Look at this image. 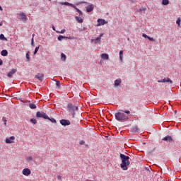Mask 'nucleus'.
Instances as JSON below:
<instances>
[{"instance_id": "603ef678", "label": "nucleus", "mask_w": 181, "mask_h": 181, "mask_svg": "<svg viewBox=\"0 0 181 181\" xmlns=\"http://www.w3.org/2000/svg\"><path fill=\"white\" fill-rule=\"evenodd\" d=\"M48 1H52V0H48Z\"/></svg>"}, {"instance_id": "6ab92c4d", "label": "nucleus", "mask_w": 181, "mask_h": 181, "mask_svg": "<svg viewBox=\"0 0 181 181\" xmlns=\"http://www.w3.org/2000/svg\"><path fill=\"white\" fill-rule=\"evenodd\" d=\"M75 19L77 21L78 23H83V18H80V16H76Z\"/></svg>"}, {"instance_id": "72a5a7b5", "label": "nucleus", "mask_w": 181, "mask_h": 181, "mask_svg": "<svg viewBox=\"0 0 181 181\" xmlns=\"http://www.w3.org/2000/svg\"><path fill=\"white\" fill-rule=\"evenodd\" d=\"M64 32H66V30L63 29L61 31H57V33H62V34H63V33H64Z\"/></svg>"}, {"instance_id": "4468645a", "label": "nucleus", "mask_w": 181, "mask_h": 181, "mask_svg": "<svg viewBox=\"0 0 181 181\" xmlns=\"http://www.w3.org/2000/svg\"><path fill=\"white\" fill-rule=\"evenodd\" d=\"M101 59L103 60H108V59H110V55H108V54H102Z\"/></svg>"}, {"instance_id": "bb28decb", "label": "nucleus", "mask_w": 181, "mask_h": 181, "mask_svg": "<svg viewBox=\"0 0 181 181\" xmlns=\"http://www.w3.org/2000/svg\"><path fill=\"white\" fill-rule=\"evenodd\" d=\"M67 38L68 37L66 36L59 35L57 39H58V40L61 41L62 39H67Z\"/></svg>"}, {"instance_id": "7c9ffc66", "label": "nucleus", "mask_w": 181, "mask_h": 181, "mask_svg": "<svg viewBox=\"0 0 181 181\" xmlns=\"http://www.w3.org/2000/svg\"><path fill=\"white\" fill-rule=\"evenodd\" d=\"M27 160L28 162H32V160H33V158L32 156H28L27 158Z\"/></svg>"}, {"instance_id": "9b49d317", "label": "nucleus", "mask_w": 181, "mask_h": 181, "mask_svg": "<svg viewBox=\"0 0 181 181\" xmlns=\"http://www.w3.org/2000/svg\"><path fill=\"white\" fill-rule=\"evenodd\" d=\"M98 26H100V25H105V23H107L105 20L101 19V18L98 19Z\"/></svg>"}, {"instance_id": "a18cd8bd", "label": "nucleus", "mask_w": 181, "mask_h": 181, "mask_svg": "<svg viewBox=\"0 0 181 181\" xmlns=\"http://www.w3.org/2000/svg\"><path fill=\"white\" fill-rule=\"evenodd\" d=\"M52 29H53V30H56L54 25L52 26Z\"/></svg>"}, {"instance_id": "c85d7f7f", "label": "nucleus", "mask_w": 181, "mask_h": 181, "mask_svg": "<svg viewBox=\"0 0 181 181\" xmlns=\"http://www.w3.org/2000/svg\"><path fill=\"white\" fill-rule=\"evenodd\" d=\"M56 86L57 87H58L59 88H60V86H62V83H60L59 81H56Z\"/></svg>"}, {"instance_id": "e433bc0d", "label": "nucleus", "mask_w": 181, "mask_h": 181, "mask_svg": "<svg viewBox=\"0 0 181 181\" xmlns=\"http://www.w3.org/2000/svg\"><path fill=\"white\" fill-rule=\"evenodd\" d=\"M31 46H35V42L33 38L31 39Z\"/></svg>"}, {"instance_id": "1a4fd4ad", "label": "nucleus", "mask_w": 181, "mask_h": 181, "mask_svg": "<svg viewBox=\"0 0 181 181\" xmlns=\"http://www.w3.org/2000/svg\"><path fill=\"white\" fill-rule=\"evenodd\" d=\"M60 124L61 125H64V127H66L67 125H70L71 123L69 120L62 119L60 120Z\"/></svg>"}, {"instance_id": "4be33fe9", "label": "nucleus", "mask_w": 181, "mask_h": 181, "mask_svg": "<svg viewBox=\"0 0 181 181\" xmlns=\"http://www.w3.org/2000/svg\"><path fill=\"white\" fill-rule=\"evenodd\" d=\"M1 56H8V51L6 49H4L1 52Z\"/></svg>"}, {"instance_id": "6e6552de", "label": "nucleus", "mask_w": 181, "mask_h": 181, "mask_svg": "<svg viewBox=\"0 0 181 181\" xmlns=\"http://www.w3.org/2000/svg\"><path fill=\"white\" fill-rule=\"evenodd\" d=\"M23 175L24 176H29L30 173H32V171H30V169L29 168H24L22 171Z\"/></svg>"}, {"instance_id": "a19ab883", "label": "nucleus", "mask_w": 181, "mask_h": 181, "mask_svg": "<svg viewBox=\"0 0 181 181\" xmlns=\"http://www.w3.org/2000/svg\"><path fill=\"white\" fill-rule=\"evenodd\" d=\"M57 179H58V180H60V179H62V176L61 175H58L57 176Z\"/></svg>"}, {"instance_id": "20e7f679", "label": "nucleus", "mask_w": 181, "mask_h": 181, "mask_svg": "<svg viewBox=\"0 0 181 181\" xmlns=\"http://www.w3.org/2000/svg\"><path fill=\"white\" fill-rule=\"evenodd\" d=\"M59 5H66V6H71V8H74L76 11L79 13L80 16H83V11H80L74 4H70L69 2H59Z\"/></svg>"}, {"instance_id": "9d476101", "label": "nucleus", "mask_w": 181, "mask_h": 181, "mask_svg": "<svg viewBox=\"0 0 181 181\" xmlns=\"http://www.w3.org/2000/svg\"><path fill=\"white\" fill-rule=\"evenodd\" d=\"M43 77H45V74H38L35 76V78H37L40 81H43Z\"/></svg>"}, {"instance_id": "5701e85b", "label": "nucleus", "mask_w": 181, "mask_h": 181, "mask_svg": "<svg viewBox=\"0 0 181 181\" xmlns=\"http://www.w3.org/2000/svg\"><path fill=\"white\" fill-rule=\"evenodd\" d=\"M49 119V121H50L52 124H57V121H56V119L54 118L49 117V119Z\"/></svg>"}, {"instance_id": "de8ad7c7", "label": "nucleus", "mask_w": 181, "mask_h": 181, "mask_svg": "<svg viewBox=\"0 0 181 181\" xmlns=\"http://www.w3.org/2000/svg\"><path fill=\"white\" fill-rule=\"evenodd\" d=\"M158 83H163V82H162V80H161V81H158Z\"/></svg>"}, {"instance_id": "f704fd0d", "label": "nucleus", "mask_w": 181, "mask_h": 181, "mask_svg": "<svg viewBox=\"0 0 181 181\" xmlns=\"http://www.w3.org/2000/svg\"><path fill=\"white\" fill-rule=\"evenodd\" d=\"M142 37H144L145 39H148V37H149V36H147V35L145 33L142 34Z\"/></svg>"}, {"instance_id": "4c0bfd02", "label": "nucleus", "mask_w": 181, "mask_h": 181, "mask_svg": "<svg viewBox=\"0 0 181 181\" xmlns=\"http://www.w3.org/2000/svg\"><path fill=\"white\" fill-rule=\"evenodd\" d=\"M148 40H150L151 42H153L155 40V39H153V37H148Z\"/></svg>"}, {"instance_id": "ddd939ff", "label": "nucleus", "mask_w": 181, "mask_h": 181, "mask_svg": "<svg viewBox=\"0 0 181 181\" xmlns=\"http://www.w3.org/2000/svg\"><path fill=\"white\" fill-rule=\"evenodd\" d=\"M94 11V6L93 5H88L86 7V11L87 12H93Z\"/></svg>"}, {"instance_id": "f257e3e1", "label": "nucleus", "mask_w": 181, "mask_h": 181, "mask_svg": "<svg viewBox=\"0 0 181 181\" xmlns=\"http://www.w3.org/2000/svg\"><path fill=\"white\" fill-rule=\"evenodd\" d=\"M129 114H131V111L121 110L120 112H116L115 114V117L117 121H119V122H124L129 119V116H128Z\"/></svg>"}, {"instance_id": "aec40b11", "label": "nucleus", "mask_w": 181, "mask_h": 181, "mask_svg": "<svg viewBox=\"0 0 181 181\" xmlns=\"http://www.w3.org/2000/svg\"><path fill=\"white\" fill-rule=\"evenodd\" d=\"M119 54L120 62H122L123 57H124V51L120 50Z\"/></svg>"}, {"instance_id": "c03bdc74", "label": "nucleus", "mask_w": 181, "mask_h": 181, "mask_svg": "<svg viewBox=\"0 0 181 181\" xmlns=\"http://www.w3.org/2000/svg\"><path fill=\"white\" fill-rule=\"evenodd\" d=\"M2 25H4V23L1 21L0 22V26H2Z\"/></svg>"}, {"instance_id": "f3484780", "label": "nucleus", "mask_w": 181, "mask_h": 181, "mask_svg": "<svg viewBox=\"0 0 181 181\" xmlns=\"http://www.w3.org/2000/svg\"><path fill=\"white\" fill-rule=\"evenodd\" d=\"M91 42H93L94 43H100V42H101L100 37H98L95 39H92Z\"/></svg>"}, {"instance_id": "2f4dec72", "label": "nucleus", "mask_w": 181, "mask_h": 181, "mask_svg": "<svg viewBox=\"0 0 181 181\" xmlns=\"http://www.w3.org/2000/svg\"><path fill=\"white\" fill-rule=\"evenodd\" d=\"M29 52H28L27 53H26V59H27V60H28V61H30V57H29Z\"/></svg>"}, {"instance_id": "c756f323", "label": "nucleus", "mask_w": 181, "mask_h": 181, "mask_svg": "<svg viewBox=\"0 0 181 181\" xmlns=\"http://www.w3.org/2000/svg\"><path fill=\"white\" fill-rule=\"evenodd\" d=\"M180 22H181V19L180 18H178L176 21V23L177 25H178V26H180Z\"/></svg>"}, {"instance_id": "412c9836", "label": "nucleus", "mask_w": 181, "mask_h": 181, "mask_svg": "<svg viewBox=\"0 0 181 181\" xmlns=\"http://www.w3.org/2000/svg\"><path fill=\"white\" fill-rule=\"evenodd\" d=\"M0 40H6V42H8V38L5 37V35H4V34H1Z\"/></svg>"}, {"instance_id": "09e8293b", "label": "nucleus", "mask_w": 181, "mask_h": 181, "mask_svg": "<svg viewBox=\"0 0 181 181\" xmlns=\"http://www.w3.org/2000/svg\"><path fill=\"white\" fill-rule=\"evenodd\" d=\"M4 125L5 127H6V122H4Z\"/></svg>"}, {"instance_id": "58836bf2", "label": "nucleus", "mask_w": 181, "mask_h": 181, "mask_svg": "<svg viewBox=\"0 0 181 181\" xmlns=\"http://www.w3.org/2000/svg\"><path fill=\"white\" fill-rule=\"evenodd\" d=\"M4 64V62H2V59H0V66H2Z\"/></svg>"}, {"instance_id": "a878e982", "label": "nucleus", "mask_w": 181, "mask_h": 181, "mask_svg": "<svg viewBox=\"0 0 181 181\" xmlns=\"http://www.w3.org/2000/svg\"><path fill=\"white\" fill-rule=\"evenodd\" d=\"M162 5H169V0H163Z\"/></svg>"}, {"instance_id": "39448f33", "label": "nucleus", "mask_w": 181, "mask_h": 181, "mask_svg": "<svg viewBox=\"0 0 181 181\" xmlns=\"http://www.w3.org/2000/svg\"><path fill=\"white\" fill-rule=\"evenodd\" d=\"M37 118H44V119H49V116L44 112H37L36 113Z\"/></svg>"}, {"instance_id": "ea45409f", "label": "nucleus", "mask_w": 181, "mask_h": 181, "mask_svg": "<svg viewBox=\"0 0 181 181\" xmlns=\"http://www.w3.org/2000/svg\"><path fill=\"white\" fill-rule=\"evenodd\" d=\"M79 144H80V145H83V144H84V141H80Z\"/></svg>"}, {"instance_id": "393cba45", "label": "nucleus", "mask_w": 181, "mask_h": 181, "mask_svg": "<svg viewBox=\"0 0 181 181\" xmlns=\"http://www.w3.org/2000/svg\"><path fill=\"white\" fill-rule=\"evenodd\" d=\"M61 59H62V60H63V62H66V54L62 53L61 54Z\"/></svg>"}, {"instance_id": "f03ea898", "label": "nucleus", "mask_w": 181, "mask_h": 181, "mask_svg": "<svg viewBox=\"0 0 181 181\" xmlns=\"http://www.w3.org/2000/svg\"><path fill=\"white\" fill-rule=\"evenodd\" d=\"M120 159L122 160V163L120 164V167L123 170H128V166L130 165L129 162V156H125L124 154L120 153Z\"/></svg>"}, {"instance_id": "0eeeda50", "label": "nucleus", "mask_w": 181, "mask_h": 181, "mask_svg": "<svg viewBox=\"0 0 181 181\" xmlns=\"http://www.w3.org/2000/svg\"><path fill=\"white\" fill-rule=\"evenodd\" d=\"M15 143V136H11L9 138L6 139V144H14Z\"/></svg>"}, {"instance_id": "f8f14e48", "label": "nucleus", "mask_w": 181, "mask_h": 181, "mask_svg": "<svg viewBox=\"0 0 181 181\" xmlns=\"http://www.w3.org/2000/svg\"><path fill=\"white\" fill-rule=\"evenodd\" d=\"M163 83H169L170 84H173V81H172V80H170V78H165L162 80Z\"/></svg>"}, {"instance_id": "a211bd4d", "label": "nucleus", "mask_w": 181, "mask_h": 181, "mask_svg": "<svg viewBox=\"0 0 181 181\" xmlns=\"http://www.w3.org/2000/svg\"><path fill=\"white\" fill-rule=\"evenodd\" d=\"M15 73H16V69H12L11 71H10L8 74V77H9V78L12 77V76H13V74H15Z\"/></svg>"}, {"instance_id": "423d86ee", "label": "nucleus", "mask_w": 181, "mask_h": 181, "mask_svg": "<svg viewBox=\"0 0 181 181\" xmlns=\"http://www.w3.org/2000/svg\"><path fill=\"white\" fill-rule=\"evenodd\" d=\"M18 19L22 21V22H26L28 21V17H26V14L23 12H21L18 14Z\"/></svg>"}, {"instance_id": "3c124183", "label": "nucleus", "mask_w": 181, "mask_h": 181, "mask_svg": "<svg viewBox=\"0 0 181 181\" xmlns=\"http://www.w3.org/2000/svg\"><path fill=\"white\" fill-rule=\"evenodd\" d=\"M175 112V114H176V112H177V111L175 110V112Z\"/></svg>"}, {"instance_id": "473e14b6", "label": "nucleus", "mask_w": 181, "mask_h": 181, "mask_svg": "<svg viewBox=\"0 0 181 181\" xmlns=\"http://www.w3.org/2000/svg\"><path fill=\"white\" fill-rule=\"evenodd\" d=\"M38 51H39V47H36L34 51V54H36V53H37Z\"/></svg>"}, {"instance_id": "37998d69", "label": "nucleus", "mask_w": 181, "mask_h": 181, "mask_svg": "<svg viewBox=\"0 0 181 181\" xmlns=\"http://www.w3.org/2000/svg\"><path fill=\"white\" fill-rule=\"evenodd\" d=\"M0 11H4V8H2V6H0Z\"/></svg>"}, {"instance_id": "8fccbe9b", "label": "nucleus", "mask_w": 181, "mask_h": 181, "mask_svg": "<svg viewBox=\"0 0 181 181\" xmlns=\"http://www.w3.org/2000/svg\"><path fill=\"white\" fill-rule=\"evenodd\" d=\"M33 37H35V34H33Z\"/></svg>"}, {"instance_id": "c9c22d12", "label": "nucleus", "mask_w": 181, "mask_h": 181, "mask_svg": "<svg viewBox=\"0 0 181 181\" xmlns=\"http://www.w3.org/2000/svg\"><path fill=\"white\" fill-rule=\"evenodd\" d=\"M133 131H135V132H137L138 131H139V129L138 128V127H134Z\"/></svg>"}, {"instance_id": "2eb2a0df", "label": "nucleus", "mask_w": 181, "mask_h": 181, "mask_svg": "<svg viewBox=\"0 0 181 181\" xmlns=\"http://www.w3.org/2000/svg\"><path fill=\"white\" fill-rule=\"evenodd\" d=\"M162 141H169V142H173V139H172V136H168L164 137Z\"/></svg>"}, {"instance_id": "dca6fc26", "label": "nucleus", "mask_w": 181, "mask_h": 181, "mask_svg": "<svg viewBox=\"0 0 181 181\" xmlns=\"http://www.w3.org/2000/svg\"><path fill=\"white\" fill-rule=\"evenodd\" d=\"M121 79H116L114 82V86L115 87H118V86H119V84H121Z\"/></svg>"}, {"instance_id": "7ed1b4c3", "label": "nucleus", "mask_w": 181, "mask_h": 181, "mask_svg": "<svg viewBox=\"0 0 181 181\" xmlns=\"http://www.w3.org/2000/svg\"><path fill=\"white\" fill-rule=\"evenodd\" d=\"M67 108L69 111L71 112L72 117H74V115H76V111H78V107L74 105L71 103H69L67 105Z\"/></svg>"}, {"instance_id": "79ce46f5", "label": "nucleus", "mask_w": 181, "mask_h": 181, "mask_svg": "<svg viewBox=\"0 0 181 181\" xmlns=\"http://www.w3.org/2000/svg\"><path fill=\"white\" fill-rule=\"evenodd\" d=\"M2 119H3V121H4V122H6V118L3 117Z\"/></svg>"}, {"instance_id": "49530a36", "label": "nucleus", "mask_w": 181, "mask_h": 181, "mask_svg": "<svg viewBox=\"0 0 181 181\" xmlns=\"http://www.w3.org/2000/svg\"><path fill=\"white\" fill-rule=\"evenodd\" d=\"M99 37H100V39H101V37H103V34H100V35L99 36Z\"/></svg>"}, {"instance_id": "b1692460", "label": "nucleus", "mask_w": 181, "mask_h": 181, "mask_svg": "<svg viewBox=\"0 0 181 181\" xmlns=\"http://www.w3.org/2000/svg\"><path fill=\"white\" fill-rule=\"evenodd\" d=\"M30 108H31V110H36L37 107L36 105L33 104V103H30L29 105Z\"/></svg>"}, {"instance_id": "cd10ccee", "label": "nucleus", "mask_w": 181, "mask_h": 181, "mask_svg": "<svg viewBox=\"0 0 181 181\" xmlns=\"http://www.w3.org/2000/svg\"><path fill=\"white\" fill-rule=\"evenodd\" d=\"M30 121L34 124H36L37 123V121L35 119H30Z\"/></svg>"}]
</instances>
